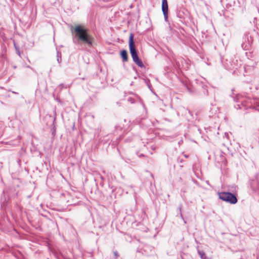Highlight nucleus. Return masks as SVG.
<instances>
[{"instance_id":"1","label":"nucleus","mask_w":259,"mask_h":259,"mask_svg":"<svg viewBox=\"0 0 259 259\" xmlns=\"http://www.w3.org/2000/svg\"><path fill=\"white\" fill-rule=\"evenodd\" d=\"M74 33L78 44H83L89 47L93 46L94 38L89 33L88 30L82 26H76L74 28Z\"/></svg>"},{"instance_id":"2","label":"nucleus","mask_w":259,"mask_h":259,"mask_svg":"<svg viewBox=\"0 0 259 259\" xmlns=\"http://www.w3.org/2000/svg\"><path fill=\"white\" fill-rule=\"evenodd\" d=\"M129 48L130 53L134 62L139 67H143L144 65L138 57L134 41V36L131 34L129 38Z\"/></svg>"},{"instance_id":"3","label":"nucleus","mask_w":259,"mask_h":259,"mask_svg":"<svg viewBox=\"0 0 259 259\" xmlns=\"http://www.w3.org/2000/svg\"><path fill=\"white\" fill-rule=\"evenodd\" d=\"M219 198L231 204H235L237 199L235 195L230 192H221L219 194Z\"/></svg>"},{"instance_id":"4","label":"nucleus","mask_w":259,"mask_h":259,"mask_svg":"<svg viewBox=\"0 0 259 259\" xmlns=\"http://www.w3.org/2000/svg\"><path fill=\"white\" fill-rule=\"evenodd\" d=\"M162 11L164 19L166 21L168 19V4L167 0H162Z\"/></svg>"},{"instance_id":"5","label":"nucleus","mask_w":259,"mask_h":259,"mask_svg":"<svg viewBox=\"0 0 259 259\" xmlns=\"http://www.w3.org/2000/svg\"><path fill=\"white\" fill-rule=\"evenodd\" d=\"M120 55L123 62L127 61V54L126 50H122L121 52Z\"/></svg>"},{"instance_id":"6","label":"nucleus","mask_w":259,"mask_h":259,"mask_svg":"<svg viewBox=\"0 0 259 259\" xmlns=\"http://www.w3.org/2000/svg\"><path fill=\"white\" fill-rule=\"evenodd\" d=\"M198 253L199 254V255L200 256V257L201 259H206V256L205 254L204 251L198 250Z\"/></svg>"},{"instance_id":"7","label":"nucleus","mask_w":259,"mask_h":259,"mask_svg":"<svg viewBox=\"0 0 259 259\" xmlns=\"http://www.w3.org/2000/svg\"><path fill=\"white\" fill-rule=\"evenodd\" d=\"M14 47H15V48L16 50V52H17V53L18 54V55L20 57L21 56V53H20V51L19 50V48L16 45V44L14 42Z\"/></svg>"},{"instance_id":"8","label":"nucleus","mask_w":259,"mask_h":259,"mask_svg":"<svg viewBox=\"0 0 259 259\" xmlns=\"http://www.w3.org/2000/svg\"><path fill=\"white\" fill-rule=\"evenodd\" d=\"M61 54L60 52H57V61L58 62V63L60 62L61 57L60 56H61Z\"/></svg>"},{"instance_id":"9","label":"nucleus","mask_w":259,"mask_h":259,"mask_svg":"<svg viewBox=\"0 0 259 259\" xmlns=\"http://www.w3.org/2000/svg\"><path fill=\"white\" fill-rule=\"evenodd\" d=\"M127 101L131 103H134L135 102L134 101V99L132 98H129L128 99H127Z\"/></svg>"},{"instance_id":"10","label":"nucleus","mask_w":259,"mask_h":259,"mask_svg":"<svg viewBox=\"0 0 259 259\" xmlns=\"http://www.w3.org/2000/svg\"><path fill=\"white\" fill-rule=\"evenodd\" d=\"M114 255H115V257H116V258H117V256H118V253H117V251H115V252H114Z\"/></svg>"},{"instance_id":"11","label":"nucleus","mask_w":259,"mask_h":259,"mask_svg":"<svg viewBox=\"0 0 259 259\" xmlns=\"http://www.w3.org/2000/svg\"><path fill=\"white\" fill-rule=\"evenodd\" d=\"M145 155L144 154H141V155H139V156H144Z\"/></svg>"},{"instance_id":"12","label":"nucleus","mask_w":259,"mask_h":259,"mask_svg":"<svg viewBox=\"0 0 259 259\" xmlns=\"http://www.w3.org/2000/svg\"><path fill=\"white\" fill-rule=\"evenodd\" d=\"M187 90L189 91V88L188 87H187Z\"/></svg>"},{"instance_id":"13","label":"nucleus","mask_w":259,"mask_h":259,"mask_svg":"<svg viewBox=\"0 0 259 259\" xmlns=\"http://www.w3.org/2000/svg\"><path fill=\"white\" fill-rule=\"evenodd\" d=\"M238 99H240V96H238Z\"/></svg>"}]
</instances>
